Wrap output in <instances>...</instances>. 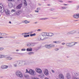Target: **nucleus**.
I'll list each match as a JSON object with an SVG mask.
<instances>
[{"label": "nucleus", "instance_id": "obj_50", "mask_svg": "<svg viewBox=\"0 0 79 79\" xmlns=\"http://www.w3.org/2000/svg\"><path fill=\"white\" fill-rule=\"evenodd\" d=\"M9 24H11V21H10L9 22Z\"/></svg>", "mask_w": 79, "mask_h": 79}, {"label": "nucleus", "instance_id": "obj_13", "mask_svg": "<svg viewBox=\"0 0 79 79\" xmlns=\"http://www.w3.org/2000/svg\"><path fill=\"white\" fill-rule=\"evenodd\" d=\"M44 74L46 76H48L49 74V73H48V70L47 69H45L44 72Z\"/></svg>", "mask_w": 79, "mask_h": 79}, {"label": "nucleus", "instance_id": "obj_4", "mask_svg": "<svg viewBox=\"0 0 79 79\" xmlns=\"http://www.w3.org/2000/svg\"><path fill=\"white\" fill-rule=\"evenodd\" d=\"M15 74L19 78H23V75L21 72L19 71H17L15 72Z\"/></svg>", "mask_w": 79, "mask_h": 79}, {"label": "nucleus", "instance_id": "obj_30", "mask_svg": "<svg viewBox=\"0 0 79 79\" xmlns=\"http://www.w3.org/2000/svg\"><path fill=\"white\" fill-rule=\"evenodd\" d=\"M35 33H34V34H31L30 35V36L31 37H32V36H35Z\"/></svg>", "mask_w": 79, "mask_h": 79}, {"label": "nucleus", "instance_id": "obj_35", "mask_svg": "<svg viewBox=\"0 0 79 79\" xmlns=\"http://www.w3.org/2000/svg\"><path fill=\"white\" fill-rule=\"evenodd\" d=\"M37 41H38V42L40 41V37L38 38L37 39Z\"/></svg>", "mask_w": 79, "mask_h": 79}, {"label": "nucleus", "instance_id": "obj_38", "mask_svg": "<svg viewBox=\"0 0 79 79\" xmlns=\"http://www.w3.org/2000/svg\"><path fill=\"white\" fill-rule=\"evenodd\" d=\"M4 48H0V50H3Z\"/></svg>", "mask_w": 79, "mask_h": 79}, {"label": "nucleus", "instance_id": "obj_12", "mask_svg": "<svg viewBox=\"0 0 79 79\" xmlns=\"http://www.w3.org/2000/svg\"><path fill=\"white\" fill-rule=\"evenodd\" d=\"M23 77L26 79H28L29 78V76L28 74H26L25 73H24L23 75Z\"/></svg>", "mask_w": 79, "mask_h": 79}, {"label": "nucleus", "instance_id": "obj_34", "mask_svg": "<svg viewBox=\"0 0 79 79\" xmlns=\"http://www.w3.org/2000/svg\"><path fill=\"white\" fill-rule=\"evenodd\" d=\"M15 10L14 9H13L11 10V13H13V12H15Z\"/></svg>", "mask_w": 79, "mask_h": 79}, {"label": "nucleus", "instance_id": "obj_5", "mask_svg": "<svg viewBox=\"0 0 79 79\" xmlns=\"http://www.w3.org/2000/svg\"><path fill=\"white\" fill-rule=\"evenodd\" d=\"M76 44H77V42H70L68 43H66V45L67 47H73L74 45H75Z\"/></svg>", "mask_w": 79, "mask_h": 79}, {"label": "nucleus", "instance_id": "obj_47", "mask_svg": "<svg viewBox=\"0 0 79 79\" xmlns=\"http://www.w3.org/2000/svg\"><path fill=\"white\" fill-rule=\"evenodd\" d=\"M0 39H3V37L0 36Z\"/></svg>", "mask_w": 79, "mask_h": 79}, {"label": "nucleus", "instance_id": "obj_21", "mask_svg": "<svg viewBox=\"0 0 79 79\" xmlns=\"http://www.w3.org/2000/svg\"><path fill=\"white\" fill-rule=\"evenodd\" d=\"M35 71L38 73H40V69L39 68H35Z\"/></svg>", "mask_w": 79, "mask_h": 79}, {"label": "nucleus", "instance_id": "obj_26", "mask_svg": "<svg viewBox=\"0 0 79 79\" xmlns=\"http://www.w3.org/2000/svg\"><path fill=\"white\" fill-rule=\"evenodd\" d=\"M24 3L25 6H27V3L26 2V0H24Z\"/></svg>", "mask_w": 79, "mask_h": 79}, {"label": "nucleus", "instance_id": "obj_52", "mask_svg": "<svg viewBox=\"0 0 79 79\" xmlns=\"http://www.w3.org/2000/svg\"><path fill=\"white\" fill-rule=\"evenodd\" d=\"M0 36H2V33L0 32Z\"/></svg>", "mask_w": 79, "mask_h": 79}, {"label": "nucleus", "instance_id": "obj_51", "mask_svg": "<svg viewBox=\"0 0 79 79\" xmlns=\"http://www.w3.org/2000/svg\"><path fill=\"white\" fill-rule=\"evenodd\" d=\"M60 48H63V46H61L60 47Z\"/></svg>", "mask_w": 79, "mask_h": 79}, {"label": "nucleus", "instance_id": "obj_53", "mask_svg": "<svg viewBox=\"0 0 79 79\" xmlns=\"http://www.w3.org/2000/svg\"><path fill=\"white\" fill-rule=\"evenodd\" d=\"M33 79H39L37 78H34Z\"/></svg>", "mask_w": 79, "mask_h": 79}, {"label": "nucleus", "instance_id": "obj_36", "mask_svg": "<svg viewBox=\"0 0 79 79\" xmlns=\"http://www.w3.org/2000/svg\"><path fill=\"white\" fill-rule=\"evenodd\" d=\"M14 67H17V64L16 63H15L14 64Z\"/></svg>", "mask_w": 79, "mask_h": 79}, {"label": "nucleus", "instance_id": "obj_8", "mask_svg": "<svg viewBox=\"0 0 79 79\" xmlns=\"http://www.w3.org/2000/svg\"><path fill=\"white\" fill-rule=\"evenodd\" d=\"M40 78H41V79H43L44 77V74L42 73V70L40 69Z\"/></svg>", "mask_w": 79, "mask_h": 79}, {"label": "nucleus", "instance_id": "obj_33", "mask_svg": "<svg viewBox=\"0 0 79 79\" xmlns=\"http://www.w3.org/2000/svg\"><path fill=\"white\" fill-rule=\"evenodd\" d=\"M21 51H26V49L25 48L21 49Z\"/></svg>", "mask_w": 79, "mask_h": 79}, {"label": "nucleus", "instance_id": "obj_6", "mask_svg": "<svg viewBox=\"0 0 79 79\" xmlns=\"http://www.w3.org/2000/svg\"><path fill=\"white\" fill-rule=\"evenodd\" d=\"M54 47H55V45L52 44H46L44 45V47L47 49H51Z\"/></svg>", "mask_w": 79, "mask_h": 79}, {"label": "nucleus", "instance_id": "obj_18", "mask_svg": "<svg viewBox=\"0 0 79 79\" xmlns=\"http://www.w3.org/2000/svg\"><path fill=\"white\" fill-rule=\"evenodd\" d=\"M73 17L75 18H79V14H77L73 15Z\"/></svg>", "mask_w": 79, "mask_h": 79}, {"label": "nucleus", "instance_id": "obj_55", "mask_svg": "<svg viewBox=\"0 0 79 79\" xmlns=\"http://www.w3.org/2000/svg\"><path fill=\"white\" fill-rule=\"evenodd\" d=\"M37 31H40V29H38V30H37Z\"/></svg>", "mask_w": 79, "mask_h": 79}, {"label": "nucleus", "instance_id": "obj_46", "mask_svg": "<svg viewBox=\"0 0 79 79\" xmlns=\"http://www.w3.org/2000/svg\"><path fill=\"white\" fill-rule=\"evenodd\" d=\"M39 11L38 10H35V12H36V13H39Z\"/></svg>", "mask_w": 79, "mask_h": 79}, {"label": "nucleus", "instance_id": "obj_27", "mask_svg": "<svg viewBox=\"0 0 79 79\" xmlns=\"http://www.w3.org/2000/svg\"><path fill=\"white\" fill-rule=\"evenodd\" d=\"M34 53L33 52H29L28 53V55H33L34 54Z\"/></svg>", "mask_w": 79, "mask_h": 79}, {"label": "nucleus", "instance_id": "obj_63", "mask_svg": "<svg viewBox=\"0 0 79 79\" xmlns=\"http://www.w3.org/2000/svg\"><path fill=\"white\" fill-rule=\"evenodd\" d=\"M42 31V30L40 29V31Z\"/></svg>", "mask_w": 79, "mask_h": 79}, {"label": "nucleus", "instance_id": "obj_44", "mask_svg": "<svg viewBox=\"0 0 79 79\" xmlns=\"http://www.w3.org/2000/svg\"><path fill=\"white\" fill-rule=\"evenodd\" d=\"M52 73H55V71H54V70H52Z\"/></svg>", "mask_w": 79, "mask_h": 79}, {"label": "nucleus", "instance_id": "obj_15", "mask_svg": "<svg viewBox=\"0 0 79 79\" xmlns=\"http://www.w3.org/2000/svg\"><path fill=\"white\" fill-rule=\"evenodd\" d=\"M66 77L67 79H71V75H70V74L68 73L67 74Z\"/></svg>", "mask_w": 79, "mask_h": 79}, {"label": "nucleus", "instance_id": "obj_54", "mask_svg": "<svg viewBox=\"0 0 79 79\" xmlns=\"http://www.w3.org/2000/svg\"><path fill=\"white\" fill-rule=\"evenodd\" d=\"M48 6H50V4H48Z\"/></svg>", "mask_w": 79, "mask_h": 79}, {"label": "nucleus", "instance_id": "obj_14", "mask_svg": "<svg viewBox=\"0 0 79 79\" xmlns=\"http://www.w3.org/2000/svg\"><path fill=\"white\" fill-rule=\"evenodd\" d=\"M22 5H23V4H22V3L20 4L16 7V9H17V10H19V9H20L21 8V7H22Z\"/></svg>", "mask_w": 79, "mask_h": 79}, {"label": "nucleus", "instance_id": "obj_64", "mask_svg": "<svg viewBox=\"0 0 79 79\" xmlns=\"http://www.w3.org/2000/svg\"><path fill=\"white\" fill-rule=\"evenodd\" d=\"M78 34H79V32H78Z\"/></svg>", "mask_w": 79, "mask_h": 79}, {"label": "nucleus", "instance_id": "obj_29", "mask_svg": "<svg viewBox=\"0 0 79 79\" xmlns=\"http://www.w3.org/2000/svg\"><path fill=\"white\" fill-rule=\"evenodd\" d=\"M72 79H79V77H73Z\"/></svg>", "mask_w": 79, "mask_h": 79}, {"label": "nucleus", "instance_id": "obj_2", "mask_svg": "<svg viewBox=\"0 0 79 79\" xmlns=\"http://www.w3.org/2000/svg\"><path fill=\"white\" fill-rule=\"evenodd\" d=\"M0 11L2 13L4 12L6 15H10V10L4 7L2 4H0Z\"/></svg>", "mask_w": 79, "mask_h": 79}, {"label": "nucleus", "instance_id": "obj_28", "mask_svg": "<svg viewBox=\"0 0 79 79\" xmlns=\"http://www.w3.org/2000/svg\"><path fill=\"white\" fill-rule=\"evenodd\" d=\"M6 34L4 33H2L1 34V36H4V35H6Z\"/></svg>", "mask_w": 79, "mask_h": 79}, {"label": "nucleus", "instance_id": "obj_60", "mask_svg": "<svg viewBox=\"0 0 79 79\" xmlns=\"http://www.w3.org/2000/svg\"><path fill=\"white\" fill-rule=\"evenodd\" d=\"M69 3H71V1H69Z\"/></svg>", "mask_w": 79, "mask_h": 79}, {"label": "nucleus", "instance_id": "obj_49", "mask_svg": "<svg viewBox=\"0 0 79 79\" xmlns=\"http://www.w3.org/2000/svg\"><path fill=\"white\" fill-rule=\"evenodd\" d=\"M64 6H67V4H64Z\"/></svg>", "mask_w": 79, "mask_h": 79}, {"label": "nucleus", "instance_id": "obj_25", "mask_svg": "<svg viewBox=\"0 0 79 79\" xmlns=\"http://www.w3.org/2000/svg\"><path fill=\"white\" fill-rule=\"evenodd\" d=\"M53 42L55 44H60V43H61V41H56Z\"/></svg>", "mask_w": 79, "mask_h": 79}, {"label": "nucleus", "instance_id": "obj_43", "mask_svg": "<svg viewBox=\"0 0 79 79\" xmlns=\"http://www.w3.org/2000/svg\"><path fill=\"white\" fill-rule=\"evenodd\" d=\"M16 51L17 52H19V49H16Z\"/></svg>", "mask_w": 79, "mask_h": 79}, {"label": "nucleus", "instance_id": "obj_16", "mask_svg": "<svg viewBox=\"0 0 79 79\" xmlns=\"http://www.w3.org/2000/svg\"><path fill=\"white\" fill-rule=\"evenodd\" d=\"M26 64V61H21V65L23 66Z\"/></svg>", "mask_w": 79, "mask_h": 79}, {"label": "nucleus", "instance_id": "obj_17", "mask_svg": "<svg viewBox=\"0 0 79 79\" xmlns=\"http://www.w3.org/2000/svg\"><path fill=\"white\" fill-rule=\"evenodd\" d=\"M26 50L27 52H31L32 51V48H28Z\"/></svg>", "mask_w": 79, "mask_h": 79}, {"label": "nucleus", "instance_id": "obj_45", "mask_svg": "<svg viewBox=\"0 0 79 79\" xmlns=\"http://www.w3.org/2000/svg\"><path fill=\"white\" fill-rule=\"evenodd\" d=\"M62 8V9H66V8L65 7H63Z\"/></svg>", "mask_w": 79, "mask_h": 79}, {"label": "nucleus", "instance_id": "obj_11", "mask_svg": "<svg viewBox=\"0 0 79 79\" xmlns=\"http://www.w3.org/2000/svg\"><path fill=\"white\" fill-rule=\"evenodd\" d=\"M76 32V31H70L67 33V35H69V34H73Z\"/></svg>", "mask_w": 79, "mask_h": 79}, {"label": "nucleus", "instance_id": "obj_61", "mask_svg": "<svg viewBox=\"0 0 79 79\" xmlns=\"http://www.w3.org/2000/svg\"><path fill=\"white\" fill-rule=\"evenodd\" d=\"M39 8H37V10H39Z\"/></svg>", "mask_w": 79, "mask_h": 79}, {"label": "nucleus", "instance_id": "obj_10", "mask_svg": "<svg viewBox=\"0 0 79 79\" xmlns=\"http://www.w3.org/2000/svg\"><path fill=\"white\" fill-rule=\"evenodd\" d=\"M58 77L60 79H64V75L63 74H60L59 75Z\"/></svg>", "mask_w": 79, "mask_h": 79}, {"label": "nucleus", "instance_id": "obj_24", "mask_svg": "<svg viewBox=\"0 0 79 79\" xmlns=\"http://www.w3.org/2000/svg\"><path fill=\"white\" fill-rule=\"evenodd\" d=\"M23 23H25V24H27V23H30L29 21H28L27 20H24L23 21Z\"/></svg>", "mask_w": 79, "mask_h": 79}, {"label": "nucleus", "instance_id": "obj_42", "mask_svg": "<svg viewBox=\"0 0 79 79\" xmlns=\"http://www.w3.org/2000/svg\"><path fill=\"white\" fill-rule=\"evenodd\" d=\"M19 65L21 64V61H20L19 62Z\"/></svg>", "mask_w": 79, "mask_h": 79}, {"label": "nucleus", "instance_id": "obj_23", "mask_svg": "<svg viewBox=\"0 0 79 79\" xmlns=\"http://www.w3.org/2000/svg\"><path fill=\"white\" fill-rule=\"evenodd\" d=\"M9 6L10 8H12L13 7V3L11 2L9 3Z\"/></svg>", "mask_w": 79, "mask_h": 79}, {"label": "nucleus", "instance_id": "obj_37", "mask_svg": "<svg viewBox=\"0 0 79 79\" xmlns=\"http://www.w3.org/2000/svg\"><path fill=\"white\" fill-rule=\"evenodd\" d=\"M26 73H29V71H28V70H27V69H26Z\"/></svg>", "mask_w": 79, "mask_h": 79}, {"label": "nucleus", "instance_id": "obj_7", "mask_svg": "<svg viewBox=\"0 0 79 79\" xmlns=\"http://www.w3.org/2000/svg\"><path fill=\"white\" fill-rule=\"evenodd\" d=\"M29 74L31 76H35L36 74V72L35 71V70H32L31 69L29 70Z\"/></svg>", "mask_w": 79, "mask_h": 79}, {"label": "nucleus", "instance_id": "obj_40", "mask_svg": "<svg viewBox=\"0 0 79 79\" xmlns=\"http://www.w3.org/2000/svg\"><path fill=\"white\" fill-rule=\"evenodd\" d=\"M55 50L56 51H58V50H59V49L58 48H55Z\"/></svg>", "mask_w": 79, "mask_h": 79}, {"label": "nucleus", "instance_id": "obj_19", "mask_svg": "<svg viewBox=\"0 0 79 79\" xmlns=\"http://www.w3.org/2000/svg\"><path fill=\"white\" fill-rule=\"evenodd\" d=\"M79 75V73L77 72H75L74 73V74L73 75V77H77V76Z\"/></svg>", "mask_w": 79, "mask_h": 79}, {"label": "nucleus", "instance_id": "obj_57", "mask_svg": "<svg viewBox=\"0 0 79 79\" xmlns=\"http://www.w3.org/2000/svg\"><path fill=\"white\" fill-rule=\"evenodd\" d=\"M47 19L46 18H45V19Z\"/></svg>", "mask_w": 79, "mask_h": 79}, {"label": "nucleus", "instance_id": "obj_3", "mask_svg": "<svg viewBox=\"0 0 79 79\" xmlns=\"http://www.w3.org/2000/svg\"><path fill=\"white\" fill-rule=\"evenodd\" d=\"M4 58L7 60H13V58L9 56L8 55H4L0 54V58Z\"/></svg>", "mask_w": 79, "mask_h": 79}, {"label": "nucleus", "instance_id": "obj_62", "mask_svg": "<svg viewBox=\"0 0 79 79\" xmlns=\"http://www.w3.org/2000/svg\"><path fill=\"white\" fill-rule=\"evenodd\" d=\"M77 20H74V21H77Z\"/></svg>", "mask_w": 79, "mask_h": 79}, {"label": "nucleus", "instance_id": "obj_32", "mask_svg": "<svg viewBox=\"0 0 79 79\" xmlns=\"http://www.w3.org/2000/svg\"><path fill=\"white\" fill-rule=\"evenodd\" d=\"M27 47H31V43H28L27 44Z\"/></svg>", "mask_w": 79, "mask_h": 79}, {"label": "nucleus", "instance_id": "obj_31", "mask_svg": "<svg viewBox=\"0 0 79 79\" xmlns=\"http://www.w3.org/2000/svg\"><path fill=\"white\" fill-rule=\"evenodd\" d=\"M30 35H26L24 36V37H29Z\"/></svg>", "mask_w": 79, "mask_h": 79}, {"label": "nucleus", "instance_id": "obj_48", "mask_svg": "<svg viewBox=\"0 0 79 79\" xmlns=\"http://www.w3.org/2000/svg\"><path fill=\"white\" fill-rule=\"evenodd\" d=\"M59 2H63V1L60 0Z\"/></svg>", "mask_w": 79, "mask_h": 79}, {"label": "nucleus", "instance_id": "obj_59", "mask_svg": "<svg viewBox=\"0 0 79 79\" xmlns=\"http://www.w3.org/2000/svg\"><path fill=\"white\" fill-rule=\"evenodd\" d=\"M25 34H29V33H25Z\"/></svg>", "mask_w": 79, "mask_h": 79}, {"label": "nucleus", "instance_id": "obj_58", "mask_svg": "<svg viewBox=\"0 0 79 79\" xmlns=\"http://www.w3.org/2000/svg\"><path fill=\"white\" fill-rule=\"evenodd\" d=\"M45 79H49L48 78H46Z\"/></svg>", "mask_w": 79, "mask_h": 79}, {"label": "nucleus", "instance_id": "obj_1", "mask_svg": "<svg viewBox=\"0 0 79 79\" xmlns=\"http://www.w3.org/2000/svg\"><path fill=\"white\" fill-rule=\"evenodd\" d=\"M54 35V33L49 32H43L41 33L40 36V40L41 41H43V40H45L47 39L46 37V36H48V37H52Z\"/></svg>", "mask_w": 79, "mask_h": 79}, {"label": "nucleus", "instance_id": "obj_56", "mask_svg": "<svg viewBox=\"0 0 79 79\" xmlns=\"http://www.w3.org/2000/svg\"><path fill=\"white\" fill-rule=\"evenodd\" d=\"M37 22H36L35 23V24H37Z\"/></svg>", "mask_w": 79, "mask_h": 79}, {"label": "nucleus", "instance_id": "obj_39", "mask_svg": "<svg viewBox=\"0 0 79 79\" xmlns=\"http://www.w3.org/2000/svg\"><path fill=\"white\" fill-rule=\"evenodd\" d=\"M61 44L62 45H64L66 44V43H62Z\"/></svg>", "mask_w": 79, "mask_h": 79}, {"label": "nucleus", "instance_id": "obj_22", "mask_svg": "<svg viewBox=\"0 0 79 79\" xmlns=\"http://www.w3.org/2000/svg\"><path fill=\"white\" fill-rule=\"evenodd\" d=\"M20 13H21V12L18 11L14 13V15H19V14H20Z\"/></svg>", "mask_w": 79, "mask_h": 79}, {"label": "nucleus", "instance_id": "obj_20", "mask_svg": "<svg viewBox=\"0 0 79 79\" xmlns=\"http://www.w3.org/2000/svg\"><path fill=\"white\" fill-rule=\"evenodd\" d=\"M35 44H36V43H30V47H34V46L35 45Z\"/></svg>", "mask_w": 79, "mask_h": 79}, {"label": "nucleus", "instance_id": "obj_9", "mask_svg": "<svg viewBox=\"0 0 79 79\" xmlns=\"http://www.w3.org/2000/svg\"><path fill=\"white\" fill-rule=\"evenodd\" d=\"M1 69H7L8 68V66L6 65H3L1 66Z\"/></svg>", "mask_w": 79, "mask_h": 79}, {"label": "nucleus", "instance_id": "obj_41", "mask_svg": "<svg viewBox=\"0 0 79 79\" xmlns=\"http://www.w3.org/2000/svg\"><path fill=\"white\" fill-rule=\"evenodd\" d=\"M9 2H14V0H8Z\"/></svg>", "mask_w": 79, "mask_h": 79}]
</instances>
